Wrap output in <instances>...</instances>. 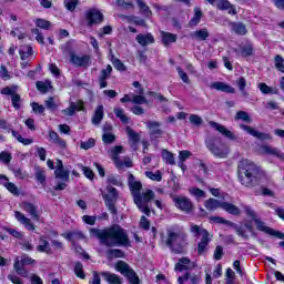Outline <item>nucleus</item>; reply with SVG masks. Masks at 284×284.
I'll return each mask as SVG.
<instances>
[{
	"label": "nucleus",
	"instance_id": "1",
	"mask_svg": "<svg viewBox=\"0 0 284 284\" xmlns=\"http://www.w3.org/2000/svg\"><path fill=\"white\" fill-rule=\"evenodd\" d=\"M91 239H98L102 245L106 247H131L130 236L123 227L113 225L106 229H94L89 230Z\"/></svg>",
	"mask_w": 284,
	"mask_h": 284
},
{
	"label": "nucleus",
	"instance_id": "2",
	"mask_svg": "<svg viewBox=\"0 0 284 284\" xmlns=\"http://www.w3.org/2000/svg\"><path fill=\"white\" fill-rule=\"evenodd\" d=\"M265 173L254 162L244 159L237 163V179L244 187H256Z\"/></svg>",
	"mask_w": 284,
	"mask_h": 284
},
{
	"label": "nucleus",
	"instance_id": "3",
	"mask_svg": "<svg viewBox=\"0 0 284 284\" xmlns=\"http://www.w3.org/2000/svg\"><path fill=\"white\" fill-rule=\"evenodd\" d=\"M128 186L130 189V192L133 196V201L139 210L143 212L146 216H150V201H153L155 194L152 190H146L141 193V190H143V184L141 181H136V178H134V174H129L128 179Z\"/></svg>",
	"mask_w": 284,
	"mask_h": 284
},
{
	"label": "nucleus",
	"instance_id": "4",
	"mask_svg": "<svg viewBox=\"0 0 284 284\" xmlns=\"http://www.w3.org/2000/svg\"><path fill=\"white\" fill-rule=\"evenodd\" d=\"M165 243L173 254H183L187 247V234L181 231L168 230Z\"/></svg>",
	"mask_w": 284,
	"mask_h": 284
},
{
	"label": "nucleus",
	"instance_id": "5",
	"mask_svg": "<svg viewBox=\"0 0 284 284\" xmlns=\"http://www.w3.org/2000/svg\"><path fill=\"white\" fill-rule=\"evenodd\" d=\"M205 145L209 152L217 159H227V154H230V149H227V146L223 144V140L216 135H209L205 139Z\"/></svg>",
	"mask_w": 284,
	"mask_h": 284
},
{
	"label": "nucleus",
	"instance_id": "6",
	"mask_svg": "<svg viewBox=\"0 0 284 284\" xmlns=\"http://www.w3.org/2000/svg\"><path fill=\"white\" fill-rule=\"evenodd\" d=\"M106 193H102V199L106 210L114 216L118 214L116 201H119V191L114 186H106Z\"/></svg>",
	"mask_w": 284,
	"mask_h": 284
},
{
	"label": "nucleus",
	"instance_id": "7",
	"mask_svg": "<svg viewBox=\"0 0 284 284\" xmlns=\"http://www.w3.org/2000/svg\"><path fill=\"white\" fill-rule=\"evenodd\" d=\"M34 263H37V261H34L28 254H23L20 257H16L13 268L17 274H19V276L28 278V271L26 270V265H34Z\"/></svg>",
	"mask_w": 284,
	"mask_h": 284
},
{
	"label": "nucleus",
	"instance_id": "8",
	"mask_svg": "<svg viewBox=\"0 0 284 284\" xmlns=\"http://www.w3.org/2000/svg\"><path fill=\"white\" fill-rule=\"evenodd\" d=\"M0 128L2 130H9L12 136H14V139H17L19 143H22V145H32V143H34L33 139H26L21 134H19V132H17L16 130H12V125H10L8 121L3 119H0Z\"/></svg>",
	"mask_w": 284,
	"mask_h": 284
},
{
	"label": "nucleus",
	"instance_id": "9",
	"mask_svg": "<svg viewBox=\"0 0 284 284\" xmlns=\"http://www.w3.org/2000/svg\"><path fill=\"white\" fill-rule=\"evenodd\" d=\"M55 179H60L62 182H58L54 186V190L58 192L63 191L65 187H68V183L70 181V171L65 169H55L54 171Z\"/></svg>",
	"mask_w": 284,
	"mask_h": 284
},
{
	"label": "nucleus",
	"instance_id": "10",
	"mask_svg": "<svg viewBox=\"0 0 284 284\" xmlns=\"http://www.w3.org/2000/svg\"><path fill=\"white\" fill-rule=\"evenodd\" d=\"M85 19L88 21V27L92 28V26L103 23V13L98 9H90L85 12Z\"/></svg>",
	"mask_w": 284,
	"mask_h": 284
},
{
	"label": "nucleus",
	"instance_id": "11",
	"mask_svg": "<svg viewBox=\"0 0 284 284\" xmlns=\"http://www.w3.org/2000/svg\"><path fill=\"white\" fill-rule=\"evenodd\" d=\"M209 125L211 128H214V130H216V132H220V134H222L230 141H239V136L236 134H234V132H232L227 128H225V125L219 124V122H214V121H210Z\"/></svg>",
	"mask_w": 284,
	"mask_h": 284
},
{
	"label": "nucleus",
	"instance_id": "12",
	"mask_svg": "<svg viewBox=\"0 0 284 284\" xmlns=\"http://www.w3.org/2000/svg\"><path fill=\"white\" fill-rule=\"evenodd\" d=\"M175 207L184 212L185 214H190L192 210H194V204L192 201L185 196L174 197Z\"/></svg>",
	"mask_w": 284,
	"mask_h": 284
},
{
	"label": "nucleus",
	"instance_id": "13",
	"mask_svg": "<svg viewBox=\"0 0 284 284\" xmlns=\"http://www.w3.org/2000/svg\"><path fill=\"white\" fill-rule=\"evenodd\" d=\"M240 128L241 130H244V132H247V134H251V136H254L258 141H272V135L270 133H263L245 124H241Z\"/></svg>",
	"mask_w": 284,
	"mask_h": 284
},
{
	"label": "nucleus",
	"instance_id": "14",
	"mask_svg": "<svg viewBox=\"0 0 284 284\" xmlns=\"http://www.w3.org/2000/svg\"><path fill=\"white\" fill-rule=\"evenodd\" d=\"M70 62L77 68H89L90 67V55H77L74 52L70 53Z\"/></svg>",
	"mask_w": 284,
	"mask_h": 284
},
{
	"label": "nucleus",
	"instance_id": "15",
	"mask_svg": "<svg viewBox=\"0 0 284 284\" xmlns=\"http://www.w3.org/2000/svg\"><path fill=\"white\" fill-rule=\"evenodd\" d=\"M84 102L79 100L78 102H71L70 106L62 110V114L65 116H74L75 112H83L85 108L83 106Z\"/></svg>",
	"mask_w": 284,
	"mask_h": 284
},
{
	"label": "nucleus",
	"instance_id": "16",
	"mask_svg": "<svg viewBox=\"0 0 284 284\" xmlns=\"http://www.w3.org/2000/svg\"><path fill=\"white\" fill-rule=\"evenodd\" d=\"M21 207L27 214H30L32 221H39V206L30 203V202H22Z\"/></svg>",
	"mask_w": 284,
	"mask_h": 284
},
{
	"label": "nucleus",
	"instance_id": "17",
	"mask_svg": "<svg viewBox=\"0 0 284 284\" xmlns=\"http://www.w3.org/2000/svg\"><path fill=\"white\" fill-rule=\"evenodd\" d=\"M179 284H199L201 283V276L186 272L183 276L178 278Z\"/></svg>",
	"mask_w": 284,
	"mask_h": 284
},
{
	"label": "nucleus",
	"instance_id": "18",
	"mask_svg": "<svg viewBox=\"0 0 284 284\" xmlns=\"http://www.w3.org/2000/svg\"><path fill=\"white\" fill-rule=\"evenodd\" d=\"M210 88L217 90V92H226L227 94H234L236 92V89L230 84H225V82H213Z\"/></svg>",
	"mask_w": 284,
	"mask_h": 284
},
{
	"label": "nucleus",
	"instance_id": "19",
	"mask_svg": "<svg viewBox=\"0 0 284 284\" xmlns=\"http://www.w3.org/2000/svg\"><path fill=\"white\" fill-rule=\"evenodd\" d=\"M229 27L234 34H239L240 37L247 34V27L243 22H230Z\"/></svg>",
	"mask_w": 284,
	"mask_h": 284
},
{
	"label": "nucleus",
	"instance_id": "20",
	"mask_svg": "<svg viewBox=\"0 0 284 284\" xmlns=\"http://www.w3.org/2000/svg\"><path fill=\"white\" fill-rule=\"evenodd\" d=\"M136 42L139 45H142V48H145L148 45H152L154 43V36L152 33H140L135 37Z\"/></svg>",
	"mask_w": 284,
	"mask_h": 284
},
{
	"label": "nucleus",
	"instance_id": "21",
	"mask_svg": "<svg viewBox=\"0 0 284 284\" xmlns=\"http://www.w3.org/2000/svg\"><path fill=\"white\" fill-rule=\"evenodd\" d=\"M192 267L194 266L192 265L190 257H181L175 264V272H185L187 270H192Z\"/></svg>",
	"mask_w": 284,
	"mask_h": 284
},
{
	"label": "nucleus",
	"instance_id": "22",
	"mask_svg": "<svg viewBox=\"0 0 284 284\" xmlns=\"http://www.w3.org/2000/svg\"><path fill=\"white\" fill-rule=\"evenodd\" d=\"M100 276L103 277L108 284H123V280L114 273L102 272Z\"/></svg>",
	"mask_w": 284,
	"mask_h": 284
},
{
	"label": "nucleus",
	"instance_id": "23",
	"mask_svg": "<svg viewBox=\"0 0 284 284\" xmlns=\"http://www.w3.org/2000/svg\"><path fill=\"white\" fill-rule=\"evenodd\" d=\"M14 216H16L17 221H19V223L24 225V227H27L29 231H34V224H32V221L30 219L26 217V215L23 213L16 211Z\"/></svg>",
	"mask_w": 284,
	"mask_h": 284
},
{
	"label": "nucleus",
	"instance_id": "24",
	"mask_svg": "<svg viewBox=\"0 0 284 284\" xmlns=\"http://www.w3.org/2000/svg\"><path fill=\"white\" fill-rule=\"evenodd\" d=\"M215 6L217 10H227L229 14H236V7H234V4H231L229 0H219Z\"/></svg>",
	"mask_w": 284,
	"mask_h": 284
},
{
	"label": "nucleus",
	"instance_id": "25",
	"mask_svg": "<svg viewBox=\"0 0 284 284\" xmlns=\"http://www.w3.org/2000/svg\"><path fill=\"white\" fill-rule=\"evenodd\" d=\"M146 128H149L151 132V136H154L155 139H159L161 134H163V131L159 128H161L160 122L156 121H149L146 122Z\"/></svg>",
	"mask_w": 284,
	"mask_h": 284
},
{
	"label": "nucleus",
	"instance_id": "26",
	"mask_svg": "<svg viewBox=\"0 0 284 284\" xmlns=\"http://www.w3.org/2000/svg\"><path fill=\"white\" fill-rule=\"evenodd\" d=\"M190 232L195 239H199L200 236H202V239H204L205 236H210V232H207V230L196 224L190 225Z\"/></svg>",
	"mask_w": 284,
	"mask_h": 284
},
{
	"label": "nucleus",
	"instance_id": "27",
	"mask_svg": "<svg viewBox=\"0 0 284 284\" xmlns=\"http://www.w3.org/2000/svg\"><path fill=\"white\" fill-rule=\"evenodd\" d=\"M221 210H224V212H227V214H232L233 216L241 215V209L230 202H222Z\"/></svg>",
	"mask_w": 284,
	"mask_h": 284
},
{
	"label": "nucleus",
	"instance_id": "28",
	"mask_svg": "<svg viewBox=\"0 0 284 284\" xmlns=\"http://www.w3.org/2000/svg\"><path fill=\"white\" fill-rule=\"evenodd\" d=\"M210 37V31H207L206 28L196 30L191 33V39H194L195 41H206Z\"/></svg>",
	"mask_w": 284,
	"mask_h": 284
},
{
	"label": "nucleus",
	"instance_id": "29",
	"mask_svg": "<svg viewBox=\"0 0 284 284\" xmlns=\"http://www.w3.org/2000/svg\"><path fill=\"white\" fill-rule=\"evenodd\" d=\"M64 239H68V241H72V243L77 241H83L85 239V234L81 231H71L63 234Z\"/></svg>",
	"mask_w": 284,
	"mask_h": 284
},
{
	"label": "nucleus",
	"instance_id": "30",
	"mask_svg": "<svg viewBox=\"0 0 284 284\" xmlns=\"http://www.w3.org/2000/svg\"><path fill=\"white\" fill-rule=\"evenodd\" d=\"M210 241H212V239H210V235H206L205 237L201 239L200 243H197L199 256H203V254L207 252V246L210 245Z\"/></svg>",
	"mask_w": 284,
	"mask_h": 284
},
{
	"label": "nucleus",
	"instance_id": "31",
	"mask_svg": "<svg viewBox=\"0 0 284 284\" xmlns=\"http://www.w3.org/2000/svg\"><path fill=\"white\" fill-rule=\"evenodd\" d=\"M112 185H115L116 187H122L123 181L121 180V176L109 174L106 176V187H112Z\"/></svg>",
	"mask_w": 284,
	"mask_h": 284
},
{
	"label": "nucleus",
	"instance_id": "32",
	"mask_svg": "<svg viewBox=\"0 0 284 284\" xmlns=\"http://www.w3.org/2000/svg\"><path fill=\"white\" fill-rule=\"evenodd\" d=\"M112 159H113V161H114V163H115V166L116 168H123V161H121L120 159H119V154H121V152H123V146L122 145H116V146H114L113 149H112Z\"/></svg>",
	"mask_w": 284,
	"mask_h": 284
},
{
	"label": "nucleus",
	"instance_id": "33",
	"mask_svg": "<svg viewBox=\"0 0 284 284\" xmlns=\"http://www.w3.org/2000/svg\"><path fill=\"white\" fill-rule=\"evenodd\" d=\"M161 38H162V43L163 45L168 47L170 43H176V34L161 31Z\"/></svg>",
	"mask_w": 284,
	"mask_h": 284
},
{
	"label": "nucleus",
	"instance_id": "34",
	"mask_svg": "<svg viewBox=\"0 0 284 284\" xmlns=\"http://www.w3.org/2000/svg\"><path fill=\"white\" fill-rule=\"evenodd\" d=\"M223 205V202L216 200V199H209L204 202V207L209 210L210 212H214V210H219Z\"/></svg>",
	"mask_w": 284,
	"mask_h": 284
},
{
	"label": "nucleus",
	"instance_id": "35",
	"mask_svg": "<svg viewBox=\"0 0 284 284\" xmlns=\"http://www.w3.org/2000/svg\"><path fill=\"white\" fill-rule=\"evenodd\" d=\"M115 270L116 272H120L122 276H126L132 271V267H130V264L125 263L124 261H119L115 264Z\"/></svg>",
	"mask_w": 284,
	"mask_h": 284
},
{
	"label": "nucleus",
	"instance_id": "36",
	"mask_svg": "<svg viewBox=\"0 0 284 284\" xmlns=\"http://www.w3.org/2000/svg\"><path fill=\"white\" fill-rule=\"evenodd\" d=\"M162 159L166 165H176L174 153L168 151L166 149L162 150Z\"/></svg>",
	"mask_w": 284,
	"mask_h": 284
},
{
	"label": "nucleus",
	"instance_id": "37",
	"mask_svg": "<svg viewBox=\"0 0 284 284\" xmlns=\"http://www.w3.org/2000/svg\"><path fill=\"white\" fill-rule=\"evenodd\" d=\"M257 87L260 92H262V94H278L277 88H272L265 84L264 82H261Z\"/></svg>",
	"mask_w": 284,
	"mask_h": 284
},
{
	"label": "nucleus",
	"instance_id": "38",
	"mask_svg": "<svg viewBox=\"0 0 284 284\" xmlns=\"http://www.w3.org/2000/svg\"><path fill=\"white\" fill-rule=\"evenodd\" d=\"M263 152H265L266 154H272L273 156H277V159H284V154L283 152H281L278 149L276 148H272L270 145H264L262 146Z\"/></svg>",
	"mask_w": 284,
	"mask_h": 284
},
{
	"label": "nucleus",
	"instance_id": "39",
	"mask_svg": "<svg viewBox=\"0 0 284 284\" xmlns=\"http://www.w3.org/2000/svg\"><path fill=\"white\" fill-rule=\"evenodd\" d=\"M103 121V105H99L95 111L94 115L92 118V124L93 125H99Z\"/></svg>",
	"mask_w": 284,
	"mask_h": 284
},
{
	"label": "nucleus",
	"instance_id": "40",
	"mask_svg": "<svg viewBox=\"0 0 284 284\" xmlns=\"http://www.w3.org/2000/svg\"><path fill=\"white\" fill-rule=\"evenodd\" d=\"M38 252H44V254H50L52 252V247H50V242L45 239L40 237V245L37 246Z\"/></svg>",
	"mask_w": 284,
	"mask_h": 284
},
{
	"label": "nucleus",
	"instance_id": "41",
	"mask_svg": "<svg viewBox=\"0 0 284 284\" xmlns=\"http://www.w3.org/2000/svg\"><path fill=\"white\" fill-rule=\"evenodd\" d=\"M115 116L118 119H120L121 123H123L124 125H128V123H130V118L128 115H125V112L123 111V109L121 108H115L113 110Z\"/></svg>",
	"mask_w": 284,
	"mask_h": 284
},
{
	"label": "nucleus",
	"instance_id": "42",
	"mask_svg": "<svg viewBox=\"0 0 284 284\" xmlns=\"http://www.w3.org/2000/svg\"><path fill=\"white\" fill-rule=\"evenodd\" d=\"M111 63L115 68V70H118L119 72H125V70H128L125 64H123V62L114 55H111Z\"/></svg>",
	"mask_w": 284,
	"mask_h": 284
},
{
	"label": "nucleus",
	"instance_id": "43",
	"mask_svg": "<svg viewBox=\"0 0 284 284\" xmlns=\"http://www.w3.org/2000/svg\"><path fill=\"white\" fill-rule=\"evenodd\" d=\"M37 90H39V92H41L42 94H45L48 92V90H50V88H52V84L50 83V81H38L36 83Z\"/></svg>",
	"mask_w": 284,
	"mask_h": 284
},
{
	"label": "nucleus",
	"instance_id": "44",
	"mask_svg": "<svg viewBox=\"0 0 284 284\" xmlns=\"http://www.w3.org/2000/svg\"><path fill=\"white\" fill-rule=\"evenodd\" d=\"M2 185H4V187L14 196H19V187L16 186L14 183L8 182L7 181H2L0 182Z\"/></svg>",
	"mask_w": 284,
	"mask_h": 284
},
{
	"label": "nucleus",
	"instance_id": "45",
	"mask_svg": "<svg viewBox=\"0 0 284 284\" xmlns=\"http://www.w3.org/2000/svg\"><path fill=\"white\" fill-rule=\"evenodd\" d=\"M203 17V11H201L199 8L194 9V16L190 21L191 26H199L201 23V18Z\"/></svg>",
	"mask_w": 284,
	"mask_h": 284
},
{
	"label": "nucleus",
	"instance_id": "46",
	"mask_svg": "<svg viewBox=\"0 0 284 284\" xmlns=\"http://www.w3.org/2000/svg\"><path fill=\"white\" fill-rule=\"evenodd\" d=\"M106 255L109 256V258H123L124 253L123 251H121V248H110L106 252Z\"/></svg>",
	"mask_w": 284,
	"mask_h": 284
},
{
	"label": "nucleus",
	"instance_id": "47",
	"mask_svg": "<svg viewBox=\"0 0 284 284\" xmlns=\"http://www.w3.org/2000/svg\"><path fill=\"white\" fill-rule=\"evenodd\" d=\"M79 3V0H63L64 8H67L69 12H74Z\"/></svg>",
	"mask_w": 284,
	"mask_h": 284
},
{
	"label": "nucleus",
	"instance_id": "48",
	"mask_svg": "<svg viewBox=\"0 0 284 284\" xmlns=\"http://www.w3.org/2000/svg\"><path fill=\"white\" fill-rule=\"evenodd\" d=\"M36 26L37 28H41L42 30H50V28H52V22L39 18L36 20Z\"/></svg>",
	"mask_w": 284,
	"mask_h": 284
},
{
	"label": "nucleus",
	"instance_id": "49",
	"mask_svg": "<svg viewBox=\"0 0 284 284\" xmlns=\"http://www.w3.org/2000/svg\"><path fill=\"white\" fill-rule=\"evenodd\" d=\"M254 223H255L257 230H260V232H265V234H271L272 229L266 226L265 222H263V221H261L258 219H255Z\"/></svg>",
	"mask_w": 284,
	"mask_h": 284
},
{
	"label": "nucleus",
	"instance_id": "50",
	"mask_svg": "<svg viewBox=\"0 0 284 284\" xmlns=\"http://www.w3.org/2000/svg\"><path fill=\"white\" fill-rule=\"evenodd\" d=\"M126 134L132 143H139V141H141L139 133L134 132L130 126H126Z\"/></svg>",
	"mask_w": 284,
	"mask_h": 284
},
{
	"label": "nucleus",
	"instance_id": "51",
	"mask_svg": "<svg viewBox=\"0 0 284 284\" xmlns=\"http://www.w3.org/2000/svg\"><path fill=\"white\" fill-rule=\"evenodd\" d=\"M125 278H128L130 284H140L141 281L139 280V275H136V272L131 268V272L128 275H124Z\"/></svg>",
	"mask_w": 284,
	"mask_h": 284
},
{
	"label": "nucleus",
	"instance_id": "52",
	"mask_svg": "<svg viewBox=\"0 0 284 284\" xmlns=\"http://www.w3.org/2000/svg\"><path fill=\"white\" fill-rule=\"evenodd\" d=\"M138 7L140 8L141 12L145 14V17H152V11L150 7L143 2V0H138Z\"/></svg>",
	"mask_w": 284,
	"mask_h": 284
},
{
	"label": "nucleus",
	"instance_id": "53",
	"mask_svg": "<svg viewBox=\"0 0 284 284\" xmlns=\"http://www.w3.org/2000/svg\"><path fill=\"white\" fill-rule=\"evenodd\" d=\"M145 176L148 179H151V181H162L163 180V176L161 175V171H156L155 173L152 172V171H146L145 172Z\"/></svg>",
	"mask_w": 284,
	"mask_h": 284
},
{
	"label": "nucleus",
	"instance_id": "54",
	"mask_svg": "<svg viewBox=\"0 0 284 284\" xmlns=\"http://www.w3.org/2000/svg\"><path fill=\"white\" fill-rule=\"evenodd\" d=\"M254 54V47L246 44L241 48V57H252Z\"/></svg>",
	"mask_w": 284,
	"mask_h": 284
},
{
	"label": "nucleus",
	"instance_id": "55",
	"mask_svg": "<svg viewBox=\"0 0 284 284\" xmlns=\"http://www.w3.org/2000/svg\"><path fill=\"white\" fill-rule=\"evenodd\" d=\"M36 179L39 183H45V171L39 166L36 168Z\"/></svg>",
	"mask_w": 284,
	"mask_h": 284
},
{
	"label": "nucleus",
	"instance_id": "56",
	"mask_svg": "<svg viewBox=\"0 0 284 284\" xmlns=\"http://www.w3.org/2000/svg\"><path fill=\"white\" fill-rule=\"evenodd\" d=\"M74 274L78 276V278H85V273H83V264L81 262L75 263Z\"/></svg>",
	"mask_w": 284,
	"mask_h": 284
},
{
	"label": "nucleus",
	"instance_id": "57",
	"mask_svg": "<svg viewBox=\"0 0 284 284\" xmlns=\"http://www.w3.org/2000/svg\"><path fill=\"white\" fill-rule=\"evenodd\" d=\"M131 103H134L135 105H143L148 103V99H145V97L143 95H132V100Z\"/></svg>",
	"mask_w": 284,
	"mask_h": 284
},
{
	"label": "nucleus",
	"instance_id": "58",
	"mask_svg": "<svg viewBox=\"0 0 284 284\" xmlns=\"http://www.w3.org/2000/svg\"><path fill=\"white\" fill-rule=\"evenodd\" d=\"M111 74H112V65L108 64L106 68L101 71L99 79L108 81Z\"/></svg>",
	"mask_w": 284,
	"mask_h": 284
},
{
	"label": "nucleus",
	"instance_id": "59",
	"mask_svg": "<svg viewBox=\"0 0 284 284\" xmlns=\"http://www.w3.org/2000/svg\"><path fill=\"white\" fill-rule=\"evenodd\" d=\"M11 103L14 108V110H21V95L14 93L11 95Z\"/></svg>",
	"mask_w": 284,
	"mask_h": 284
},
{
	"label": "nucleus",
	"instance_id": "60",
	"mask_svg": "<svg viewBox=\"0 0 284 284\" xmlns=\"http://www.w3.org/2000/svg\"><path fill=\"white\" fill-rule=\"evenodd\" d=\"M236 119H239L241 121H245V123H252V118L250 116V113H247L245 111H239L236 113Z\"/></svg>",
	"mask_w": 284,
	"mask_h": 284
},
{
	"label": "nucleus",
	"instance_id": "61",
	"mask_svg": "<svg viewBox=\"0 0 284 284\" xmlns=\"http://www.w3.org/2000/svg\"><path fill=\"white\" fill-rule=\"evenodd\" d=\"M0 161L1 163H4V165H8L10 161H12V154L10 152L2 151L0 153Z\"/></svg>",
	"mask_w": 284,
	"mask_h": 284
},
{
	"label": "nucleus",
	"instance_id": "62",
	"mask_svg": "<svg viewBox=\"0 0 284 284\" xmlns=\"http://www.w3.org/2000/svg\"><path fill=\"white\" fill-rule=\"evenodd\" d=\"M44 105L47 110H50L51 112H54L59 106L57 105V102H54V98H49L44 101Z\"/></svg>",
	"mask_w": 284,
	"mask_h": 284
},
{
	"label": "nucleus",
	"instance_id": "63",
	"mask_svg": "<svg viewBox=\"0 0 284 284\" xmlns=\"http://www.w3.org/2000/svg\"><path fill=\"white\" fill-rule=\"evenodd\" d=\"M212 223L223 224V225H234L233 222H230L221 216L211 217Z\"/></svg>",
	"mask_w": 284,
	"mask_h": 284
},
{
	"label": "nucleus",
	"instance_id": "64",
	"mask_svg": "<svg viewBox=\"0 0 284 284\" xmlns=\"http://www.w3.org/2000/svg\"><path fill=\"white\" fill-rule=\"evenodd\" d=\"M275 68L280 72H284V59L281 55L275 57Z\"/></svg>",
	"mask_w": 284,
	"mask_h": 284
}]
</instances>
